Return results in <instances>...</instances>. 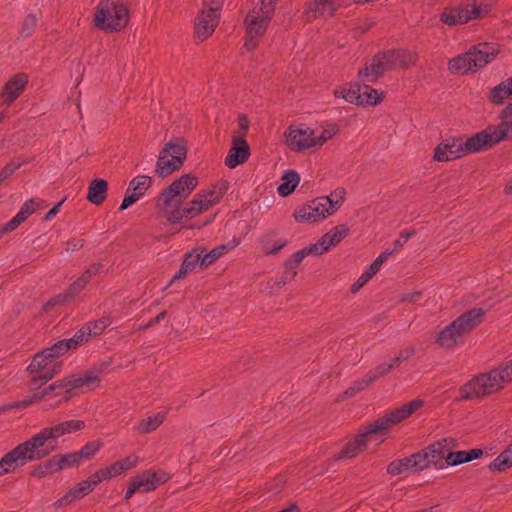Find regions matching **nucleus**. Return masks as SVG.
<instances>
[{
	"label": "nucleus",
	"mask_w": 512,
	"mask_h": 512,
	"mask_svg": "<svg viewBox=\"0 0 512 512\" xmlns=\"http://www.w3.org/2000/svg\"><path fill=\"white\" fill-rule=\"evenodd\" d=\"M239 245V241L237 239H232L226 244L219 245L213 248L210 252L204 254L203 256L200 254L201 266H210L217 259L224 256L229 251L233 250Z\"/></svg>",
	"instance_id": "26"
},
{
	"label": "nucleus",
	"mask_w": 512,
	"mask_h": 512,
	"mask_svg": "<svg viewBox=\"0 0 512 512\" xmlns=\"http://www.w3.org/2000/svg\"><path fill=\"white\" fill-rule=\"evenodd\" d=\"M91 492V486L84 481L76 484L73 488L68 490L61 498L55 501L54 506L56 508L65 507L71 503L82 499Z\"/></svg>",
	"instance_id": "24"
},
{
	"label": "nucleus",
	"mask_w": 512,
	"mask_h": 512,
	"mask_svg": "<svg viewBox=\"0 0 512 512\" xmlns=\"http://www.w3.org/2000/svg\"><path fill=\"white\" fill-rule=\"evenodd\" d=\"M338 5L334 0H310L304 9V15L308 21L323 15L332 16Z\"/></svg>",
	"instance_id": "22"
},
{
	"label": "nucleus",
	"mask_w": 512,
	"mask_h": 512,
	"mask_svg": "<svg viewBox=\"0 0 512 512\" xmlns=\"http://www.w3.org/2000/svg\"><path fill=\"white\" fill-rule=\"evenodd\" d=\"M224 195L222 188H214L206 192L198 193L185 208L186 218L192 219L203 211L208 210L211 206L220 202Z\"/></svg>",
	"instance_id": "15"
},
{
	"label": "nucleus",
	"mask_w": 512,
	"mask_h": 512,
	"mask_svg": "<svg viewBox=\"0 0 512 512\" xmlns=\"http://www.w3.org/2000/svg\"><path fill=\"white\" fill-rule=\"evenodd\" d=\"M26 161L14 160L8 163L0 172V178L4 181L19 169Z\"/></svg>",
	"instance_id": "60"
},
{
	"label": "nucleus",
	"mask_w": 512,
	"mask_h": 512,
	"mask_svg": "<svg viewBox=\"0 0 512 512\" xmlns=\"http://www.w3.org/2000/svg\"><path fill=\"white\" fill-rule=\"evenodd\" d=\"M496 143L497 141H494L493 130L490 126L485 130L477 133L476 135L470 137L465 142L463 141V149L465 155H467L469 153L482 151Z\"/></svg>",
	"instance_id": "21"
},
{
	"label": "nucleus",
	"mask_w": 512,
	"mask_h": 512,
	"mask_svg": "<svg viewBox=\"0 0 512 512\" xmlns=\"http://www.w3.org/2000/svg\"><path fill=\"white\" fill-rule=\"evenodd\" d=\"M85 422L71 419L51 427H45L38 433L18 444L0 459V477L14 473L28 462L45 458L57 449V440L66 434L84 429Z\"/></svg>",
	"instance_id": "1"
},
{
	"label": "nucleus",
	"mask_w": 512,
	"mask_h": 512,
	"mask_svg": "<svg viewBox=\"0 0 512 512\" xmlns=\"http://www.w3.org/2000/svg\"><path fill=\"white\" fill-rule=\"evenodd\" d=\"M99 265H92L89 268H87L84 273L78 277L69 287L67 290V297H75L78 295L89 283V281L97 275L99 272Z\"/></svg>",
	"instance_id": "28"
},
{
	"label": "nucleus",
	"mask_w": 512,
	"mask_h": 512,
	"mask_svg": "<svg viewBox=\"0 0 512 512\" xmlns=\"http://www.w3.org/2000/svg\"><path fill=\"white\" fill-rule=\"evenodd\" d=\"M287 244L286 240L279 238L275 231H269L260 239L261 250L266 255L276 254Z\"/></svg>",
	"instance_id": "25"
},
{
	"label": "nucleus",
	"mask_w": 512,
	"mask_h": 512,
	"mask_svg": "<svg viewBox=\"0 0 512 512\" xmlns=\"http://www.w3.org/2000/svg\"><path fill=\"white\" fill-rule=\"evenodd\" d=\"M99 382V373L97 371L89 370L81 375L71 376L70 378H66L49 385L41 392L40 397L50 400L55 396L59 398L57 401V403H59L69 398L68 394L71 390L83 387H94L97 386Z\"/></svg>",
	"instance_id": "8"
},
{
	"label": "nucleus",
	"mask_w": 512,
	"mask_h": 512,
	"mask_svg": "<svg viewBox=\"0 0 512 512\" xmlns=\"http://www.w3.org/2000/svg\"><path fill=\"white\" fill-rule=\"evenodd\" d=\"M465 156L463 140L449 138L442 141L434 150L433 159L438 162H446Z\"/></svg>",
	"instance_id": "18"
},
{
	"label": "nucleus",
	"mask_w": 512,
	"mask_h": 512,
	"mask_svg": "<svg viewBox=\"0 0 512 512\" xmlns=\"http://www.w3.org/2000/svg\"><path fill=\"white\" fill-rule=\"evenodd\" d=\"M392 64L395 68H404L414 64L417 60V53L410 50L389 51Z\"/></svg>",
	"instance_id": "32"
},
{
	"label": "nucleus",
	"mask_w": 512,
	"mask_h": 512,
	"mask_svg": "<svg viewBox=\"0 0 512 512\" xmlns=\"http://www.w3.org/2000/svg\"><path fill=\"white\" fill-rule=\"evenodd\" d=\"M37 26V18L34 15H28L21 26L20 35L27 38L33 34Z\"/></svg>",
	"instance_id": "56"
},
{
	"label": "nucleus",
	"mask_w": 512,
	"mask_h": 512,
	"mask_svg": "<svg viewBox=\"0 0 512 512\" xmlns=\"http://www.w3.org/2000/svg\"><path fill=\"white\" fill-rule=\"evenodd\" d=\"M512 381V361L505 362L489 372L480 374L461 387V397H485L502 390Z\"/></svg>",
	"instance_id": "3"
},
{
	"label": "nucleus",
	"mask_w": 512,
	"mask_h": 512,
	"mask_svg": "<svg viewBox=\"0 0 512 512\" xmlns=\"http://www.w3.org/2000/svg\"><path fill=\"white\" fill-rule=\"evenodd\" d=\"M43 201L35 199L27 200L20 208L18 213L8 222V230H15L22 224L35 210L41 206Z\"/></svg>",
	"instance_id": "27"
},
{
	"label": "nucleus",
	"mask_w": 512,
	"mask_h": 512,
	"mask_svg": "<svg viewBox=\"0 0 512 512\" xmlns=\"http://www.w3.org/2000/svg\"><path fill=\"white\" fill-rule=\"evenodd\" d=\"M483 316L484 312L480 308L467 311L439 331L436 343L444 349L462 345L466 335L482 321Z\"/></svg>",
	"instance_id": "4"
},
{
	"label": "nucleus",
	"mask_w": 512,
	"mask_h": 512,
	"mask_svg": "<svg viewBox=\"0 0 512 512\" xmlns=\"http://www.w3.org/2000/svg\"><path fill=\"white\" fill-rule=\"evenodd\" d=\"M152 178L148 175H138L134 177L129 186L130 190L141 193V197L145 194V192L151 187Z\"/></svg>",
	"instance_id": "45"
},
{
	"label": "nucleus",
	"mask_w": 512,
	"mask_h": 512,
	"mask_svg": "<svg viewBox=\"0 0 512 512\" xmlns=\"http://www.w3.org/2000/svg\"><path fill=\"white\" fill-rule=\"evenodd\" d=\"M499 50L494 44L479 43L466 53L452 58L448 68L453 74H466L483 68L498 54Z\"/></svg>",
	"instance_id": "6"
},
{
	"label": "nucleus",
	"mask_w": 512,
	"mask_h": 512,
	"mask_svg": "<svg viewBox=\"0 0 512 512\" xmlns=\"http://www.w3.org/2000/svg\"><path fill=\"white\" fill-rule=\"evenodd\" d=\"M108 184L103 179L93 180L88 187L87 199L95 204L100 205L106 199Z\"/></svg>",
	"instance_id": "29"
},
{
	"label": "nucleus",
	"mask_w": 512,
	"mask_h": 512,
	"mask_svg": "<svg viewBox=\"0 0 512 512\" xmlns=\"http://www.w3.org/2000/svg\"><path fill=\"white\" fill-rule=\"evenodd\" d=\"M411 458L414 466V471L416 472L426 469L430 466L428 463L429 456H427L425 449L415 454H412Z\"/></svg>",
	"instance_id": "55"
},
{
	"label": "nucleus",
	"mask_w": 512,
	"mask_h": 512,
	"mask_svg": "<svg viewBox=\"0 0 512 512\" xmlns=\"http://www.w3.org/2000/svg\"><path fill=\"white\" fill-rule=\"evenodd\" d=\"M396 365L392 361V359L389 362L383 363L379 366H377L375 369L369 371L364 378L356 384L355 387H351L349 390H347L345 393L347 395H354L356 392L365 389L367 386H369L371 383L376 381L378 378L388 374Z\"/></svg>",
	"instance_id": "23"
},
{
	"label": "nucleus",
	"mask_w": 512,
	"mask_h": 512,
	"mask_svg": "<svg viewBox=\"0 0 512 512\" xmlns=\"http://www.w3.org/2000/svg\"><path fill=\"white\" fill-rule=\"evenodd\" d=\"M187 150L182 140L176 139L165 144L160 151L155 173L164 178L179 170L186 159Z\"/></svg>",
	"instance_id": "9"
},
{
	"label": "nucleus",
	"mask_w": 512,
	"mask_h": 512,
	"mask_svg": "<svg viewBox=\"0 0 512 512\" xmlns=\"http://www.w3.org/2000/svg\"><path fill=\"white\" fill-rule=\"evenodd\" d=\"M165 418V412H158L153 415H149L148 417L138 422V424L135 426V430L139 434L151 433L155 431L164 422Z\"/></svg>",
	"instance_id": "30"
},
{
	"label": "nucleus",
	"mask_w": 512,
	"mask_h": 512,
	"mask_svg": "<svg viewBox=\"0 0 512 512\" xmlns=\"http://www.w3.org/2000/svg\"><path fill=\"white\" fill-rule=\"evenodd\" d=\"M414 352L415 350L413 347H407L405 349H402L395 358H392V361L396 366H398L401 362L408 360L410 357H412Z\"/></svg>",
	"instance_id": "64"
},
{
	"label": "nucleus",
	"mask_w": 512,
	"mask_h": 512,
	"mask_svg": "<svg viewBox=\"0 0 512 512\" xmlns=\"http://www.w3.org/2000/svg\"><path fill=\"white\" fill-rule=\"evenodd\" d=\"M512 94V84L510 78L504 80L495 86L490 93V101L493 104H502Z\"/></svg>",
	"instance_id": "38"
},
{
	"label": "nucleus",
	"mask_w": 512,
	"mask_h": 512,
	"mask_svg": "<svg viewBox=\"0 0 512 512\" xmlns=\"http://www.w3.org/2000/svg\"><path fill=\"white\" fill-rule=\"evenodd\" d=\"M28 83V76L25 73H19L11 77L3 87L1 93L2 104L9 106L25 90Z\"/></svg>",
	"instance_id": "19"
},
{
	"label": "nucleus",
	"mask_w": 512,
	"mask_h": 512,
	"mask_svg": "<svg viewBox=\"0 0 512 512\" xmlns=\"http://www.w3.org/2000/svg\"><path fill=\"white\" fill-rule=\"evenodd\" d=\"M182 200L183 198L175 189H173V186L170 184L159 197L157 206L159 209L177 207Z\"/></svg>",
	"instance_id": "36"
},
{
	"label": "nucleus",
	"mask_w": 512,
	"mask_h": 512,
	"mask_svg": "<svg viewBox=\"0 0 512 512\" xmlns=\"http://www.w3.org/2000/svg\"><path fill=\"white\" fill-rule=\"evenodd\" d=\"M140 198H141V193L135 192L133 190L131 191L130 187H128L119 210L123 211V210L127 209L132 204L137 202Z\"/></svg>",
	"instance_id": "59"
},
{
	"label": "nucleus",
	"mask_w": 512,
	"mask_h": 512,
	"mask_svg": "<svg viewBox=\"0 0 512 512\" xmlns=\"http://www.w3.org/2000/svg\"><path fill=\"white\" fill-rule=\"evenodd\" d=\"M51 460L55 472H59L61 470L68 469L71 467H76L81 463L76 452L67 454H57L52 456Z\"/></svg>",
	"instance_id": "34"
},
{
	"label": "nucleus",
	"mask_w": 512,
	"mask_h": 512,
	"mask_svg": "<svg viewBox=\"0 0 512 512\" xmlns=\"http://www.w3.org/2000/svg\"><path fill=\"white\" fill-rule=\"evenodd\" d=\"M394 69L389 51L380 53L373 57L364 70L359 71V76L367 81L373 82L385 72Z\"/></svg>",
	"instance_id": "17"
},
{
	"label": "nucleus",
	"mask_w": 512,
	"mask_h": 512,
	"mask_svg": "<svg viewBox=\"0 0 512 512\" xmlns=\"http://www.w3.org/2000/svg\"><path fill=\"white\" fill-rule=\"evenodd\" d=\"M283 182L278 186L277 191L280 196L290 195L300 181L299 175L295 171H288L283 175Z\"/></svg>",
	"instance_id": "40"
},
{
	"label": "nucleus",
	"mask_w": 512,
	"mask_h": 512,
	"mask_svg": "<svg viewBox=\"0 0 512 512\" xmlns=\"http://www.w3.org/2000/svg\"><path fill=\"white\" fill-rule=\"evenodd\" d=\"M110 324L111 321L109 318H102L85 324V327H89L90 336L93 337L100 335Z\"/></svg>",
	"instance_id": "53"
},
{
	"label": "nucleus",
	"mask_w": 512,
	"mask_h": 512,
	"mask_svg": "<svg viewBox=\"0 0 512 512\" xmlns=\"http://www.w3.org/2000/svg\"><path fill=\"white\" fill-rule=\"evenodd\" d=\"M250 149L247 142L241 136H233L232 147L225 158L227 167L233 169L247 161Z\"/></svg>",
	"instance_id": "20"
},
{
	"label": "nucleus",
	"mask_w": 512,
	"mask_h": 512,
	"mask_svg": "<svg viewBox=\"0 0 512 512\" xmlns=\"http://www.w3.org/2000/svg\"><path fill=\"white\" fill-rule=\"evenodd\" d=\"M297 275V268L294 266H289L288 263L284 264V272L280 282H278V286H283L289 281L293 280Z\"/></svg>",
	"instance_id": "62"
},
{
	"label": "nucleus",
	"mask_w": 512,
	"mask_h": 512,
	"mask_svg": "<svg viewBox=\"0 0 512 512\" xmlns=\"http://www.w3.org/2000/svg\"><path fill=\"white\" fill-rule=\"evenodd\" d=\"M335 246L336 245L333 240L327 233H325L316 243L310 244L311 249H313L314 256L322 255Z\"/></svg>",
	"instance_id": "47"
},
{
	"label": "nucleus",
	"mask_w": 512,
	"mask_h": 512,
	"mask_svg": "<svg viewBox=\"0 0 512 512\" xmlns=\"http://www.w3.org/2000/svg\"><path fill=\"white\" fill-rule=\"evenodd\" d=\"M349 233V227L346 224L337 225L327 232L334 244L340 243Z\"/></svg>",
	"instance_id": "54"
},
{
	"label": "nucleus",
	"mask_w": 512,
	"mask_h": 512,
	"mask_svg": "<svg viewBox=\"0 0 512 512\" xmlns=\"http://www.w3.org/2000/svg\"><path fill=\"white\" fill-rule=\"evenodd\" d=\"M56 473L54 470V466L52 465L51 458L44 462L43 464L37 466L33 471L32 475L37 478H43L47 475Z\"/></svg>",
	"instance_id": "58"
},
{
	"label": "nucleus",
	"mask_w": 512,
	"mask_h": 512,
	"mask_svg": "<svg viewBox=\"0 0 512 512\" xmlns=\"http://www.w3.org/2000/svg\"><path fill=\"white\" fill-rule=\"evenodd\" d=\"M362 86L358 84H351L335 89L334 95L337 98H343L345 101L360 105L361 102Z\"/></svg>",
	"instance_id": "33"
},
{
	"label": "nucleus",
	"mask_w": 512,
	"mask_h": 512,
	"mask_svg": "<svg viewBox=\"0 0 512 512\" xmlns=\"http://www.w3.org/2000/svg\"><path fill=\"white\" fill-rule=\"evenodd\" d=\"M104 480H108V477H107L106 472H105V470L103 468V469L98 470L97 472H95L88 479L84 480V483L90 484L91 492H92L93 489L95 488V486H97L100 482H102Z\"/></svg>",
	"instance_id": "61"
},
{
	"label": "nucleus",
	"mask_w": 512,
	"mask_h": 512,
	"mask_svg": "<svg viewBox=\"0 0 512 512\" xmlns=\"http://www.w3.org/2000/svg\"><path fill=\"white\" fill-rule=\"evenodd\" d=\"M278 0H260L245 18L246 38L244 46L253 51L259 39L265 34L275 12Z\"/></svg>",
	"instance_id": "5"
},
{
	"label": "nucleus",
	"mask_w": 512,
	"mask_h": 512,
	"mask_svg": "<svg viewBox=\"0 0 512 512\" xmlns=\"http://www.w3.org/2000/svg\"><path fill=\"white\" fill-rule=\"evenodd\" d=\"M215 7L208 10H202L201 14L195 19V37L199 41H204L212 35L219 23V13L222 8V1L215 0Z\"/></svg>",
	"instance_id": "13"
},
{
	"label": "nucleus",
	"mask_w": 512,
	"mask_h": 512,
	"mask_svg": "<svg viewBox=\"0 0 512 512\" xmlns=\"http://www.w3.org/2000/svg\"><path fill=\"white\" fill-rule=\"evenodd\" d=\"M425 451L427 456H429V465H437L443 459L446 460L447 449L446 446L441 442H435L429 445L427 448H425Z\"/></svg>",
	"instance_id": "41"
},
{
	"label": "nucleus",
	"mask_w": 512,
	"mask_h": 512,
	"mask_svg": "<svg viewBox=\"0 0 512 512\" xmlns=\"http://www.w3.org/2000/svg\"><path fill=\"white\" fill-rule=\"evenodd\" d=\"M327 207H330V204L321 197H317L295 211V220L299 223H315L322 221L331 215Z\"/></svg>",
	"instance_id": "14"
},
{
	"label": "nucleus",
	"mask_w": 512,
	"mask_h": 512,
	"mask_svg": "<svg viewBox=\"0 0 512 512\" xmlns=\"http://www.w3.org/2000/svg\"><path fill=\"white\" fill-rule=\"evenodd\" d=\"M345 194L346 192L344 189L338 188L331 192L330 195L321 197L323 200H326L328 204H330V207H327V209L331 215L335 213L343 204L345 200Z\"/></svg>",
	"instance_id": "42"
},
{
	"label": "nucleus",
	"mask_w": 512,
	"mask_h": 512,
	"mask_svg": "<svg viewBox=\"0 0 512 512\" xmlns=\"http://www.w3.org/2000/svg\"><path fill=\"white\" fill-rule=\"evenodd\" d=\"M383 94L368 85L362 86L360 105H377L382 101Z\"/></svg>",
	"instance_id": "44"
},
{
	"label": "nucleus",
	"mask_w": 512,
	"mask_h": 512,
	"mask_svg": "<svg viewBox=\"0 0 512 512\" xmlns=\"http://www.w3.org/2000/svg\"><path fill=\"white\" fill-rule=\"evenodd\" d=\"M129 21V11L123 0H101L95 10L96 28L111 33L123 29Z\"/></svg>",
	"instance_id": "7"
},
{
	"label": "nucleus",
	"mask_w": 512,
	"mask_h": 512,
	"mask_svg": "<svg viewBox=\"0 0 512 512\" xmlns=\"http://www.w3.org/2000/svg\"><path fill=\"white\" fill-rule=\"evenodd\" d=\"M413 235L412 232L403 231L400 234V237L394 241L393 243V249L391 251H394V253L399 252L404 247L405 243L410 239V237Z\"/></svg>",
	"instance_id": "63"
},
{
	"label": "nucleus",
	"mask_w": 512,
	"mask_h": 512,
	"mask_svg": "<svg viewBox=\"0 0 512 512\" xmlns=\"http://www.w3.org/2000/svg\"><path fill=\"white\" fill-rule=\"evenodd\" d=\"M28 370L31 373H38L45 380H50L61 370V361L54 359L45 348L33 357Z\"/></svg>",
	"instance_id": "16"
},
{
	"label": "nucleus",
	"mask_w": 512,
	"mask_h": 512,
	"mask_svg": "<svg viewBox=\"0 0 512 512\" xmlns=\"http://www.w3.org/2000/svg\"><path fill=\"white\" fill-rule=\"evenodd\" d=\"M286 145L295 152H304L315 149V130L302 125H291L284 133Z\"/></svg>",
	"instance_id": "10"
},
{
	"label": "nucleus",
	"mask_w": 512,
	"mask_h": 512,
	"mask_svg": "<svg viewBox=\"0 0 512 512\" xmlns=\"http://www.w3.org/2000/svg\"><path fill=\"white\" fill-rule=\"evenodd\" d=\"M198 179L191 174H184L180 178L171 183L173 189L183 198H187L190 193L196 188Z\"/></svg>",
	"instance_id": "31"
},
{
	"label": "nucleus",
	"mask_w": 512,
	"mask_h": 512,
	"mask_svg": "<svg viewBox=\"0 0 512 512\" xmlns=\"http://www.w3.org/2000/svg\"><path fill=\"white\" fill-rule=\"evenodd\" d=\"M50 354H52V357L56 360L59 359V357L66 354L69 350L72 349L71 345L69 344L67 339L60 340L56 342L51 347L46 348Z\"/></svg>",
	"instance_id": "50"
},
{
	"label": "nucleus",
	"mask_w": 512,
	"mask_h": 512,
	"mask_svg": "<svg viewBox=\"0 0 512 512\" xmlns=\"http://www.w3.org/2000/svg\"><path fill=\"white\" fill-rule=\"evenodd\" d=\"M198 265H201L200 254L187 255L179 271L171 279L168 286H170L174 281L184 278L186 275L194 271Z\"/></svg>",
	"instance_id": "35"
},
{
	"label": "nucleus",
	"mask_w": 512,
	"mask_h": 512,
	"mask_svg": "<svg viewBox=\"0 0 512 512\" xmlns=\"http://www.w3.org/2000/svg\"><path fill=\"white\" fill-rule=\"evenodd\" d=\"M446 463L450 466H456L463 463H467L466 459V451H455V452H449L447 450L446 454Z\"/></svg>",
	"instance_id": "57"
},
{
	"label": "nucleus",
	"mask_w": 512,
	"mask_h": 512,
	"mask_svg": "<svg viewBox=\"0 0 512 512\" xmlns=\"http://www.w3.org/2000/svg\"><path fill=\"white\" fill-rule=\"evenodd\" d=\"M422 405V400L415 399L395 410L389 411L383 417L367 425L354 440L349 441L339 454L338 458L352 459L360 452L367 449L368 445L371 443H374L375 447L379 446L384 441V432L387 429L408 418Z\"/></svg>",
	"instance_id": "2"
},
{
	"label": "nucleus",
	"mask_w": 512,
	"mask_h": 512,
	"mask_svg": "<svg viewBox=\"0 0 512 512\" xmlns=\"http://www.w3.org/2000/svg\"><path fill=\"white\" fill-rule=\"evenodd\" d=\"M102 445L101 441H91L84 445L78 452H76L80 462L82 460H90L93 458L101 449Z\"/></svg>",
	"instance_id": "46"
},
{
	"label": "nucleus",
	"mask_w": 512,
	"mask_h": 512,
	"mask_svg": "<svg viewBox=\"0 0 512 512\" xmlns=\"http://www.w3.org/2000/svg\"><path fill=\"white\" fill-rule=\"evenodd\" d=\"M503 121L498 126H491L494 134V141L512 140V119Z\"/></svg>",
	"instance_id": "43"
},
{
	"label": "nucleus",
	"mask_w": 512,
	"mask_h": 512,
	"mask_svg": "<svg viewBox=\"0 0 512 512\" xmlns=\"http://www.w3.org/2000/svg\"><path fill=\"white\" fill-rule=\"evenodd\" d=\"M167 220L170 223H180L184 218H186L185 208H165L160 209Z\"/></svg>",
	"instance_id": "51"
},
{
	"label": "nucleus",
	"mask_w": 512,
	"mask_h": 512,
	"mask_svg": "<svg viewBox=\"0 0 512 512\" xmlns=\"http://www.w3.org/2000/svg\"><path fill=\"white\" fill-rule=\"evenodd\" d=\"M336 133L337 127L335 125L323 128L319 134L315 132L316 150L320 149L328 140L332 139Z\"/></svg>",
	"instance_id": "49"
},
{
	"label": "nucleus",
	"mask_w": 512,
	"mask_h": 512,
	"mask_svg": "<svg viewBox=\"0 0 512 512\" xmlns=\"http://www.w3.org/2000/svg\"><path fill=\"white\" fill-rule=\"evenodd\" d=\"M482 13L481 7L476 2L450 6L444 8L440 14V21L448 26L463 25L479 18Z\"/></svg>",
	"instance_id": "11"
},
{
	"label": "nucleus",
	"mask_w": 512,
	"mask_h": 512,
	"mask_svg": "<svg viewBox=\"0 0 512 512\" xmlns=\"http://www.w3.org/2000/svg\"><path fill=\"white\" fill-rule=\"evenodd\" d=\"M170 476L163 471L146 470L136 475L131 480L125 493V499H129L137 492H149L155 490L161 484L169 480Z\"/></svg>",
	"instance_id": "12"
},
{
	"label": "nucleus",
	"mask_w": 512,
	"mask_h": 512,
	"mask_svg": "<svg viewBox=\"0 0 512 512\" xmlns=\"http://www.w3.org/2000/svg\"><path fill=\"white\" fill-rule=\"evenodd\" d=\"M91 338L89 327L82 326L72 338L67 339L72 349H76L80 345L86 343Z\"/></svg>",
	"instance_id": "48"
},
{
	"label": "nucleus",
	"mask_w": 512,
	"mask_h": 512,
	"mask_svg": "<svg viewBox=\"0 0 512 512\" xmlns=\"http://www.w3.org/2000/svg\"><path fill=\"white\" fill-rule=\"evenodd\" d=\"M309 255L314 256L313 249H311L310 245L293 253L291 257L286 261V263H288L289 266H294L297 268L298 265L303 261V259Z\"/></svg>",
	"instance_id": "52"
},
{
	"label": "nucleus",
	"mask_w": 512,
	"mask_h": 512,
	"mask_svg": "<svg viewBox=\"0 0 512 512\" xmlns=\"http://www.w3.org/2000/svg\"><path fill=\"white\" fill-rule=\"evenodd\" d=\"M512 467V444L500 453L490 464L489 470L502 472Z\"/></svg>",
	"instance_id": "37"
},
{
	"label": "nucleus",
	"mask_w": 512,
	"mask_h": 512,
	"mask_svg": "<svg viewBox=\"0 0 512 512\" xmlns=\"http://www.w3.org/2000/svg\"><path fill=\"white\" fill-rule=\"evenodd\" d=\"M415 472L411 456L392 461L387 467V473L392 476Z\"/></svg>",
	"instance_id": "39"
}]
</instances>
